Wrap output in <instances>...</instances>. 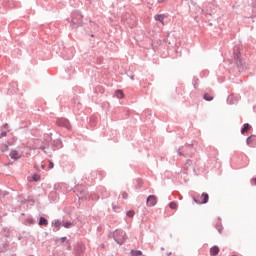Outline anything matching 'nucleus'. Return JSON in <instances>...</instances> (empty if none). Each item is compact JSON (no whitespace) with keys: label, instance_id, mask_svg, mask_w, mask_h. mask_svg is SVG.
Instances as JSON below:
<instances>
[{"label":"nucleus","instance_id":"f257e3e1","mask_svg":"<svg viewBox=\"0 0 256 256\" xmlns=\"http://www.w3.org/2000/svg\"><path fill=\"white\" fill-rule=\"evenodd\" d=\"M113 235L118 245H123V243H125V239H127V235L123 230H116Z\"/></svg>","mask_w":256,"mask_h":256},{"label":"nucleus","instance_id":"f03ea898","mask_svg":"<svg viewBox=\"0 0 256 256\" xmlns=\"http://www.w3.org/2000/svg\"><path fill=\"white\" fill-rule=\"evenodd\" d=\"M193 201L197 203V205H205V203H208L209 201V194L202 193L200 198L193 197Z\"/></svg>","mask_w":256,"mask_h":256},{"label":"nucleus","instance_id":"7ed1b4c3","mask_svg":"<svg viewBox=\"0 0 256 256\" xmlns=\"http://www.w3.org/2000/svg\"><path fill=\"white\" fill-rule=\"evenodd\" d=\"M146 204L148 205V207H155V205H157V196H148Z\"/></svg>","mask_w":256,"mask_h":256},{"label":"nucleus","instance_id":"20e7f679","mask_svg":"<svg viewBox=\"0 0 256 256\" xmlns=\"http://www.w3.org/2000/svg\"><path fill=\"white\" fill-rule=\"evenodd\" d=\"M57 125H59L60 127H65L66 129H71V123L67 119L58 120Z\"/></svg>","mask_w":256,"mask_h":256},{"label":"nucleus","instance_id":"39448f33","mask_svg":"<svg viewBox=\"0 0 256 256\" xmlns=\"http://www.w3.org/2000/svg\"><path fill=\"white\" fill-rule=\"evenodd\" d=\"M10 157L14 161H17L18 159H21V157H23V154L21 152L17 151V150H12L10 152Z\"/></svg>","mask_w":256,"mask_h":256},{"label":"nucleus","instance_id":"423d86ee","mask_svg":"<svg viewBox=\"0 0 256 256\" xmlns=\"http://www.w3.org/2000/svg\"><path fill=\"white\" fill-rule=\"evenodd\" d=\"M247 145H249V147H255L256 145V136L255 135H251L250 137L247 138L246 140Z\"/></svg>","mask_w":256,"mask_h":256},{"label":"nucleus","instance_id":"0eeeda50","mask_svg":"<svg viewBox=\"0 0 256 256\" xmlns=\"http://www.w3.org/2000/svg\"><path fill=\"white\" fill-rule=\"evenodd\" d=\"M155 21L161 22L162 25H165V15L164 14H158L154 17Z\"/></svg>","mask_w":256,"mask_h":256},{"label":"nucleus","instance_id":"6e6552de","mask_svg":"<svg viewBox=\"0 0 256 256\" xmlns=\"http://www.w3.org/2000/svg\"><path fill=\"white\" fill-rule=\"evenodd\" d=\"M219 248L217 246H213L212 248H210V255L211 256H217L219 255Z\"/></svg>","mask_w":256,"mask_h":256},{"label":"nucleus","instance_id":"1a4fd4ad","mask_svg":"<svg viewBox=\"0 0 256 256\" xmlns=\"http://www.w3.org/2000/svg\"><path fill=\"white\" fill-rule=\"evenodd\" d=\"M251 130V125L249 123L244 124V127L241 130L242 135H245V133H248Z\"/></svg>","mask_w":256,"mask_h":256},{"label":"nucleus","instance_id":"9d476101","mask_svg":"<svg viewBox=\"0 0 256 256\" xmlns=\"http://www.w3.org/2000/svg\"><path fill=\"white\" fill-rule=\"evenodd\" d=\"M115 95H116L117 99H123V97H125V94L123 93L122 90H117L115 92Z\"/></svg>","mask_w":256,"mask_h":256},{"label":"nucleus","instance_id":"9b49d317","mask_svg":"<svg viewBox=\"0 0 256 256\" xmlns=\"http://www.w3.org/2000/svg\"><path fill=\"white\" fill-rule=\"evenodd\" d=\"M39 225H44V227H47V225H49V222L45 219V217H40Z\"/></svg>","mask_w":256,"mask_h":256},{"label":"nucleus","instance_id":"f8f14e48","mask_svg":"<svg viewBox=\"0 0 256 256\" xmlns=\"http://www.w3.org/2000/svg\"><path fill=\"white\" fill-rule=\"evenodd\" d=\"M131 255L132 256H140V255H143V252H141L139 250H132Z\"/></svg>","mask_w":256,"mask_h":256},{"label":"nucleus","instance_id":"ddd939ff","mask_svg":"<svg viewBox=\"0 0 256 256\" xmlns=\"http://www.w3.org/2000/svg\"><path fill=\"white\" fill-rule=\"evenodd\" d=\"M204 99L205 101H213V96H211L210 94H204Z\"/></svg>","mask_w":256,"mask_h":256},{"label":"nucleus","instance_id":"4468645a","mask_svg":"<svg viewBox=\"0 0 256 256\" xmlns=\"http://www.w3.org/2000/svg\"><path fill=\"white\" fill-rule=\"evenodd\" d=\"M170 209H177V204L175 202H171L169 204Z\"/></svg>","mask_w":256,"mask_h":256},{"label":"nucleus","instance_id":"2eb2a0df","mask_svg":"<svg viewBox=\"0 0 256 256\" xmlns=\"http://www.w3.org/2000/svg\"><path fill=\"white\" fill-rule=\"evenodd\" d=\"M54 227H56L57 229H59L61 227V222H59V220H56L54 222Z\"/></svg>","mask_w":256,"mask_h":256},{"label":"nucleus","instance_id":"dca6fc26","mask_svg":"<svg viewBox=\"0 0 256 256\" xmlns=\"http://www.w3.org/2000/svg\"><path fill=\"white\" fill-rule=\"evenodd\" d=\"M134 215H135V211H133V210H130L127 212L128 217H133Z\"/></svg>","mask_w":256,"mask_h":256},{"label":"nucleus","instance_id":"f3484780","mask_svg":"<svg viewBox=\"0 0 256 256\" xmlns=\"http://www.w3.org/2000/svg\"><path fill=\"white\" fill-rule=\"evenodd\" d=\"M71 222H65L64 224H63V227H65L66 229H69L70 227H71Z\"/></svg>","mask_w":256,"mask_h":256},{"label":"nucleus","instance_id":"a211bd4d","mask_svg":"<svg viewBox=\"0 0 256 256\" xmlns=\"http://www.w3.org/2000/svg\"><path fill=\"white\" fill-rule=\"evenodd\" d=\"M33 179H34V181H39V179H41V177L37 174H34Z\"/></svg>","mask_w":256,"mask_h":256},{"label":"nucleus","instance_id":"6ab92c4d","mask_svg":"<svg viewBox=\"0 0 256 256\" xmlns=\"http://www.w3.org/2000/svg\"><path fill=\"white\" fill-rule=\"evenodd\" d=\"M7 149H9V146L7 144H5L3 147H2V151H7Z\"/></svg>","mask_w":256,"mask_h":256},{"label":"nucleus","instance_id":"aec40b11","mask_svg":"<svg viewBox=\"0 0 256 256\" xmlns=\"http://www.w3.org/2000/svg\"><path fill=\"white\" fill-rule=\"evenodd\" d=\"M1 137H7V132H2L1 135H0V138Z\"/></svg>","mask_w":256,"mask_h":256},{"label":"nucleus","instance_id":"412c9836","mask_svg":"<svg viewBox=\"0 0 256 256\" xmlns=\"http://www.w3.org/2000/svg\"><path fill=\"white\" fill-rule=\"evenodd\" d=\"M53 167H54L53 162H50V163H49V169H53Z\"/></svg>","mask_w":256,"mask_h":256},{"label":"nucleus","instance_id":"4be33fe9","mask_svg":"<svg viewBox=\"0 0 256 256\" xmlns=\"http://www.w3.org/2000/svg\"><path fill=\"white\" fill-rule=\"evenodd\" d=\"M122 197H123V199H127V193L124 192V193L122 194Z\"/></svg>","mask_w":256,"mask_h":256}]
</instances>
